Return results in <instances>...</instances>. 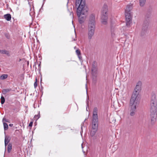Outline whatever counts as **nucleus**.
I'll list each match as a JSON object with an SVG mask.
<instances>
[{
  "label": "nucleus",
  "mask_w": 157,
  "mask_h": 157,
  "mask_svg": "<svg viewBox=\"0 0 157 157\" xmlns=\"http://www.w3.org/2000/svg\"><path fill=\"white\" fill-rule=\"evenodd\" d=\"M157 104L156 99V95L152 93L150 101V116L151 122L154 124L156 121L157 116Z\"/></svg>",
  "instance_id": "nucleus-2"
},
{
  "label": "nucleus",
  "mask_w": 157,
  "mask_h": 157,
  "mask_svg": "<svg viewBox=\"0 0 157 157\" xmlns=\"http://www.w3.org/2000/svg\"><path fill=\"white\" fill-rule=\"evenodd\" d=\"M39 117H40L38 115H35L34 117V118L36 120H38L39 118Z\"/></svg>",
  "instance_id": "nucleus-29"
},
{
  "label": "nucleus",
  "mask_w": 157,
  "mask_h": 157,
  "mask_svg": "<svg viewBox=\"0 0 157 157\" xmlns=\"http://www.w3.org/2000/svg\"><path fill=\"white\" fill-rule=\"evenodd\" d=\"M141 81H139L137 82L130 100V115L131 116L134 115L136 108L140 103V98L139 92L141 90Z\"/></svg>",
  "instance_id": "nucleus-1"
},
{
  "label": "nucleus",
  "mask_w": 157,
  "mask_h": 157,
  "mask_svg": "<svg viewBox=\"0 0 157 157\" xmlns=\"http://www.w3.org/2000/svg\"><path fill=\"white\" fill-rule=\"evenodd\" d=\"M77 8V14L78 17V21L80 24L83 23L85 19L86 16H82L85 15L86 13L87 12V7H78Z\"/></svg>",
  "instance_id": "nucleus-3"
},
{
  "label": "nucleus",
  "mask_w": 157,
  "mask_h": 157,
  "mask_svg": "<svg viewBox=\"0 0 157 157\" xmlns=\"http://www.w3.org/2000/svg\"><path fill=\"white\" fill-rule=\"evenodd\" d=\"M76 47H74V48H76Z\"/></svg>",
  "instance_id": "nucleus-35"
},
{
  "label": "nucleus",
  "mask_w": 157,
  "mask_h": 157,
  "mask_svg": "<svg viewBox=\"0 0 157 157\" xmlns=\"http://www.w3.org/2000/svg\"><path fill=\"white\" fill-rule=\"evenodd\" d=\"M107 6L105 5L102 10V15L101 20L102 23L104 25H106L107 23V16L106 13L108 11Z\"/></svg>",
  "instance_id": "nucleus-4"
},
{
  "label": "nucleus",
  "mask_w": 157,
  "mask_h": 157,
  "mask_svg": "<svg viewBox=\"0 0 157 157\" xmlns=\"http://www.w3.org/2000/svg\"><path fill=\"white\" fill-rule=\"evenodd\" d=\"M5 35L6 37L8 39H9L10 38V35L8 33H5Z\"/></svg>",
  "instance_id": "nucleus-26"
},
{
  "label": "nucleus",
  "mask_w": 157,
  "mask_h": 157,
  "mask_svg": "<svg viewBox=\"0 0 157 157\" xmlns=\"http://www.w3.org/2000/svg\"><path fill=\"white\" fill-rule=\"evenodd\" d=\"M97 63L95 61H94L92 63V71H95L97 69Z\"/></svg>",
  "instance_id": "nucleus-15"
},
{
  "label": "nucleus",
  "mask_w": 157,
  "mask_h": 157,
  "mask_svg": "<svg viewBox=\"0 0 157 157\" xmlns=\"http://www.w3.org/2000/svg\"><path fill=\"white\" fill-rule=\"evenodd\" d=\"M150 16V14H147L146 16V17L147 18H148Z\"/></svg>",
  "instance_id": "nucleus-31"
},
{
  "label": "nucleus",
  "mask_w": 157,
  "mask_h": 157,
  "mask_svg": "<svg viewBox=\"0 0 157 157\" xmlns=\"http://www.w3.org/2000/svg\"><path fill=\"white\" fill-rule=\"evenodd\" d=\"M4 17L8 21H10L11 19V15L10 14H7L4 15Z\"/></svg>",
  "instance_id": "nucleus-17"
},
{
  "label": "nucleus",
  "mask_w": 157,
  "mask_h": 157,
  "mask_svg": "<svg viewBox=\"0 0 157 157\" xmlns=\"http://www.w3.org/2000/svg\"><path fill=\"white\" fill-rule=\"evenodd\" d=\"M76 52L77 55L78 57L80 60L82 59V57L81 55L80 51L79 49H77L76 51Z\"/></svg>",
  "instance_id": "nucleus-16"
},
{
  "label": "nucleus",
  "mask_w": 157,
  "mask_h": 157,
  "mask_svg": "<svg viewBox=\"0 0 157 157\" xmlns=\"http://www.w3.org/2000/svg\"><path fill=\"white\" fill-rule=\"evenodd\" d=\"M2 121L3 122H9L8 120L7 119H6V118H5L4 117L2 119Z\"/></svg>",
  "instance_id": "nucleus-28"
},
{
  "label": "nucleus",
  "mask_w": 157,
  "mask_h": 157,
  "mask_svg": "<svg viewBox=\"0 0 157 157\" xmlns=\"http://www.w3.org/2000/svg\"><path fill=\"white\" fill-rule=\"evenodd\" d=\"M116 29L114 27L111 26V35L112 37H115V33H116Z\"/></svg>",
  "instance_id": "nucleus-13"
},
{
  "label": "nucleus",
  "mask_w": 157,
  "mask_h": 157,
  "mask_svg": "<svg viewBox=\"0 0 157 157\" xmlns=\"http://www.w3.org/2000/svg\"><path fill=\"white\" fill-rule=\"evenodd\" d=\"M33 122L31 121V122H30V123H29V127H32V126L33 125Z\"/></svg>",
  "instance_id": "nucleus-30"
},
{
  "label": "nucleus",
  "mask_w": 157,
  "mask_h": 157,
  "mask_svg": "<svg viewBox=\"0 0 157 157\" xmlns=\"http://www.w3.org/2000/svg\"><path fill=\"white\" fill-rule=\"evenodd\" d=\"M4 125V128L5 130H7L8 128V124L6 122H4L3 123Z\"/></svg>",
  "instance_id": "nucleus-23"
},
{
  "label": "nucleus",
  "mask_w": 157,
  "mask_h": 157,
  "mask_svg": "<svg viewBox=\"0 0 157 157\" xmlns=\"http://www.w3.org/2000/svg\"><path fill=\"white\" fill-rule=\"evenodd\" d=\"M11 140V138L9 136H5V142L9 143Z\"/></svg>",
  "instance_id": "nucleus-19"
},
{
  "label": "nucleus",
  "mask_w": 157,
  "mask_h": 157,
  "mask_svg": "<svg viewBox=\"0 0 157 157\" xmlns=\"http://www.w3.org/2000/svg\"><path fill=\"white\" fill-rule=\"evenodd\" d=\"M126 20V25L129 27L132 23V14L131 13H125Z\"/></svg>",
  "instance_id": "nucleus-8"
},
{
  "label": "nucleus",
  "mask_w": 157,
  "mask_h": 157,
  "mask_svg": "<svg viewBox=\"0 0 157 157\" xmlns=\"http://www.w3.org/2000/svg\"><path fill=\"white\" fill-rule=\"evenodd\" d=\"M95 27V16L93 14H91L89 17L88 27Z\"/></svg>",
  "instance_id": "nucleus-7"
},
{
  "label": "nucleus",
  "mask_w": 157,
  "mask_h": 157,
  "mask_svg": "<svg viewBox=\"0 0 157 157\" xmlns=\"http://www.w3.org/2000/svg\"><path fill=\"white\" fill-rule=\"evenodd\" d=\"M98 119H92V130L91 131L90 135L94 136L98 130Z\"/></svg>",
  "instance_id": "nucleus-5"
},
{
  "label": "nucleus",
  "mask_w": 157,
  "mask_h": 157,
  "mask_svg": "<svg viewBox=\"0 0 157 157\" xmlns=\"http://www.w3.org/2000/svg\"><path fill=\"white\" fill-rule=\"evenodd\" d=\"M9 143L7 142H5V147H6L8 144Z\"/></svg>",
  "instance_id": "nucleus-32"
},
{
  "label": "nucleus",
  "mask_w": 157,
  "mask_h": 157,
  "mask_svg": "<svg viewBox=\"0 0 157 157\" xmlns=\"http://www.w3.org/2000/svg\"><path fill=\"white\" fill-rule=\"evenodd\" d=\"M76 7H86L85 5V0H76Z\"/></svg>",
  "instance_id": "nucleus-10"
},
{
  "label": "nucleus",
  "mask_w": 157,
  "mask_h": 157,
  "mask_svg": "<svg viewBox=\"0 0 157 157\" xmlns=\"http://www.w3.org/2000/svg\"><path fill=\"white\" fill-rule=\"evenodd\" d=\"M98 109L97 107H95L94 108L93 114L92 116V119H98Z\"/></svg>",
  "instance_id": "nucleus-11"
},
{
  "label": "nucleus",
  "mask_w": 157,
  "mask_h": 157,
  "mask_svg": "<svg viewBox=\"0 0 157 157\" xmlns=\"http://www.w3.org/2000/svg\"><path fill=\"white\" fill-rule=\"evenodd\" d=\"M40 64H39V65H38V66H39V67H40Z\"/></svg>",
  "instance_id": "nucleus-34"
},
{
  "label": "nucleus",
  "mask_w": 157,
  "mask_h": 157,
  "mask_svg": "<svg viewBox=\"0 0 157 157\" xmlns=\"http://www.w3.org/2000/svg\"><path fill=\"white\" fill-rule=\"evenodd\" d=\"M146 0H140V6H143L144 5Z\"/></svg>",
  "instance_id": "nucleus-22"
},
{
  "label": "nucleus",
  "mask_w": 157,
  "mask_h": 157,
  "mask_svg": "<svg viewBox=\"0 0 157 157\" xmlns=\"http://www.w3.org/2000/svg\"><path fill=\"white\" fill-rule=\"evenodd\" d=\"M138 123L139 124H142L144 123L143 119H140L139 120Z\"/></svg>",
  "instance_id": "nucleus-27"
},
{
  "label": "nucleus",
  "mask_w": 157,
  "mask_h": 157,
  "mask_svg": "<svg viewBox=\"0 0 157 157\" xmlns=\"http://www.w3.org/2000/svg\"><path fill=\"white\" fill-rule=\"evenodd\" d=\"M12 148V145L10 143L9 144L7 147V151L8 153H10L11 152V150Z\"/></svg>",
  "instance_id": "nucleus-20"
},
{
  "label": "nucleus",
  "mask_w": 157,
  "mask_h": 157,
  "mask_svg": "<svg viewBox=\"0 0 157 157\" xmlns=\"http://www.w3.org/2000/svg\"><path fill=\"white\" fill-rule=\"evenodd\" d=\"M11 90V89H3L2 91V93L4 94H6L7 93L9 92Z\"/></svg>",
  "instance_id": "nucleus-18"
},
{
  "label": "nucleus",
  "mask_w": 157,
  "mask_h": 157,
  "mask_svg": "<svg viewBox=\"0 0 157 157\" xmlns=\"http://www.w3.org/2000/svg\"><path fill=\"white\" fill-rule=\"evenodd\" d=\"M34 86L35 88L37 86V79L36 78V81L34 83Z\"/></svg>",
  "instance_id": "nucleus-25"
},
{
  "label": "nucleus",
  "mask_w": 157,
  "mask_h": 157,
  "mask_svg": "<svg viewBox=\"0 0 157 157\" xmlns=\"http://www.w3.org/2000/svg\"><path fill=\"white\" fill-rule=\"evenodd\" d=\"M132 9V5H128L127 6L126 9L125 10V13H130L131 10Z\"/></svg>",
  "instance_id": "nucleus-12"
},
{
  "label": "nucleus",
  "mask_w": 157,
  "mask_h": 157,
  "mask_svg": "<svg viewBox=\"0 0 157 157\" xmlns=\"http://www.w3.org/2000/svg\"><path fill=\"white\" fill-rule=\"evenodd\" d=\"M88 39L90 40L92 37L93 36L94 34V31L95 30V27H88Z\"/></svg>",
  "instance_id": "nucleus-9"
},
{
  "label": "nucleus",
  "mask_w": 157,
  "mask_h": 157,
  "mask_svg": "<svg viewBox=\"0 0 157 157\" xmlns=\"http://www.w3.org/2000/svg\"><path fill=\"white\" fill-rule=\"evenodd\" d=\"M5 102V99L4 97L2 96L1 97V103L2 104H3Z\"/></svg>",
  "instance_id": "nucleus-24"
},
{
  "label": "nucleus",
  "mask_w": 157,
  "mask_h": 157,
  "mask_svg": "<svg viewBox=\"0 0 157 157\" xmlns=\"http://www.w3.org/2000/svg\"><path fill=\"white\" fill-rule=\"evenodd\" d=\"M8 75L7 74H3L0 77V79L1 80H4L6 79L8 77Z\"/></svg>",
  "instance_id": "nucleus-21"
},
{
  "label": "nucleus",
  "mask_w": 157,
  "mask_h": 157,
  "mask_svg": "<svg viewBox=\"0 0 157 157\" xmlns=\"http://www.w3.org/2000/svg\"><path fill=\"white\" fill-rule=\"evenodd\" d=\"M149 24V20L147 19L144 21L142 25V30L141 33V36H144L146 33Z\"/></svg>",
  "instance_id": "nucleus-6"
},
{
  "label": "nucleus",
  "mask_w": 157,
  "mask_h": 157,
  "mask_svg": "<svg viewBox=\"0 0 157 157\" xmlns=\"http://www.w3.org/2000/svg\"><path fill=\"white\" fill-rule=\"evenodd\" d=\"M9 126H10V127H12L13 126V124H9Z\"/></svg>",
  "instance_id": "nucleus-33"
},
{
  "label": "nucleus",
  "mask_w": 157,
  "mask_h": 157,
  "mask_svg": "<svg viewBox=\"0 0 157 157\" xmlns=\"http://www.w3.org/2000/svg\"><path fill=\"white\" fill-rule=\"evenodd\" d=\"M0 53L2 54H5L9 56H10L9 52L6 50H0Z\"/></svg>",
  "instance_id": "nucleus-14"
},
{
  "label": "nucleus",
  "mask_w": 157,
  "mask_h": 157,
  "mask_svg": "<svg viewBox=\"0 0 157 157\" xmlns=\"http://www.w3.org/2000/svg\"><path fill=\"white\" fill-rule=\"evenodd\" d=\"M72 13V15H73V13Z\"/></svg>",
  "instance_id": "nucleus-36"
}]
</instances>
